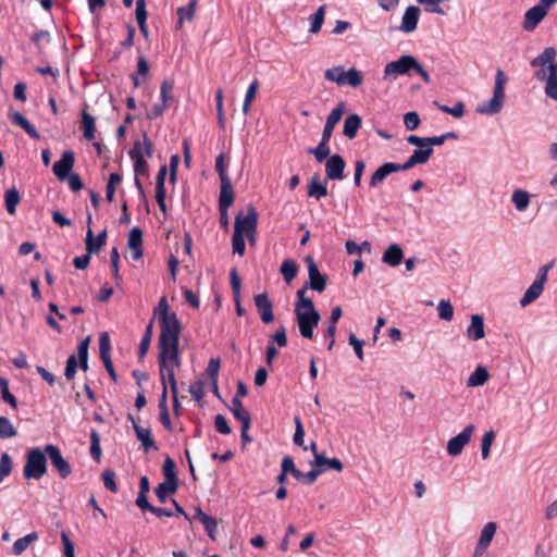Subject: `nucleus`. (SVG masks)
Wrapping results in <instances>:
<instances>
[{"label":"nucleus","mask_w":557,"mask_h":557,"mask_svg":"<svg viewBox=\"0 0 557 557\" xmlns=\"http://www.w3.org/2000/svg\"><path fill=\"white\" fill-rule=\"evenodd\" d=\"M556 55L557 50L554 47H547L530 62L531 66L536 69L535 78L546 83V96L554 100H557V62L554 63Z\"/></svg>","instance_id":"1"},{"label":"nucleus","mask_w":557,"mask_h":557,"mask_svg":"<svg viewBox=\"0 0 557 557\" xmlns=\"http://www.w3.org/2000/svg\"><path fill=\"white\" fill-rule=\"evenodd\" d=\"M433 152L434 150L431 147L419 148L416 149L412 152V154L407 159V161L403 164L394 162L383 163L371 175L369 186L371 188H374L393 173L410 170L417 164H425L430 160Z\"/></svg>","instance_id":"2"},{"label":"nucleus","mask_w":557,"mask_h":557,"mask_svg":"<svg viewBox=\"0 0 557 557\" xmlns=\"http://www.w3.org/2000/svg\"><path fill=\"white\" fill-rule=\"evenodd\" d=\"M160 323V336L158 342L159 354H169L176 357L180 354V335L182 332V323L175 312H172V318L163 319Z\"/></svg>","instance_id":"3"},{"label":"nucleus","mask_w":557,"mask_h":557,"mask_svg":"<svg viewBox=\"0 0 557 557\" xmlns=\"http://www.w3.org/2000/svg\"><path fill=\"white\" fill-rule=\"evenodd\" d=\"M507 77L504 72L498 69L495 75V85L493 90V97L485 103L476 107V112L480 114H497L502 111L505 102V85Z\"/></svg>","instance_id":"4"},{"label":"nucleus","mask_w":557,"mask_h":557,"mask_svg":"<svg viewBox=\"0 0 557 557\" xmlns=\"http://www.w3.org/2000/svg\"><path fill=\"white\" fill-rule=\"evenodd\" d=\"M47 472V454L40 448H32L26 454V460L23 468L25 479L40 480Z\"/></svg>","instance_id":"5"},{"label":"nucleus","mask_w":557,"mask_h":557,"mask_svg":"<svg viewBox=\"0 0 557 557\" xmlns=\"http://www.w3.org/2000/svg\"><path fill=\"white\" fill-rule=\"evenodd\" d=\"M158 364L162 385L165 384L168 386L169 384L171 392H175L177 389V383L174 369L181 366L180 354H176V357L169 354H159Z\"/></svg>","instance_id":"6"},{"label":"nucleus","mask_w":557,"mask_h":557,"mask_svg":"<svg viewBox=\"0 0 557 557\" xmlns=\"http://www.w3.org/2000/svg\"><path fill=\"white\" fill-rule=\"evenodd\" d=\"M417 59L410 54H404L398 60L392 61L385 65L384 79L393 77L394 79L398 75L409 74L416 65Z\"/></svg>","instance_id":"7"},{"label":"nucleus","mask_w":557,"mask_h":557,"mask_svg":"<svg viewBox=\"0 0 557 557\" xmlns=\"http://www.w3.org/2000/svg\"><path fill=\"white\" fill-rule=\"evenodd\" d=\"M258 211L256 208L251 205L247 207V215H243L242 212H239L235 216V223H234V232H238L244 235L246 233H257V225H258Z\"/></svg>","instance_id":"8"},{"label":"nucleus","mask_w":557,"mask_h":557,"mask_svg":"<svg viewBox=\"0 0 557 557\" xmlns=\"http://www.w3.org/2000/svg\"><path fill=\"white\" fill-rule=\"evenodd\" d=\"M47 457L50 459L52 467L58 471L62 479H66L72 473V467L62 456L60 448L52 444L45 446Z\"/></svg>","instance_id":"9"},{"label":"nucleus","mask_w":557,"mask_h":557,"mask_svg":"<svg viewBox=\"0 0 557 557\" xmlns=\"http://www.w3.org/2000/svg\"><path fill=\"white\" fill-rule=\"evenodd\" d=\"M296 321L298 324L299 333L304 338L312 339L313 330L318 326L321 315L319 312L302 313L298 310H294Z\"/></svg>","instance_id":"10"},{"label":"nucleus","mask_w":557,"mask_h":557,"mask_svg":"<svg viewBox=\"0 0 557 557\" xmlns=\"http://www.w3.org/2000/svg\"><path fill=\"white\" fill-rule=\"evenodd\" d=\"M304 261L307 264L309 275V282L306 285L318 293L324 292L327 282L326 275L320 273L312 256H306Z\"/></svg>","instance_id":"11"},{"label":"nucleus","mask_w":557,"mask_h":557,"mask_svg":"<svg viewBox=\"0 0 557 557\" xmlns=\"http://www.w3.org/2000/svg\"><path fill=\"white\" fill-rule=\"evenodd\" d=\"M110 351H111V342H110L109 333L102 332L99 335L100 358L103 362V366H104L107 372L109 373L110 377L112 379V381L117 382V375H116V372L114 370V367H113V363L111 360Z\"/></svg>","instance_id":"12"},{"label":"nucleus","mask_w":557,"mask_h":557,"mask_svg":"<svg viewBox=\"0 0 557 557\" xmlns=\"http://www.w3.org/2000/svg\"><path fill=\"white\" fill-rule=\"evenodd\" d=\"M474 430L473 424H468L458 435L451 437L447 443L448 455L454 457L460 455L463 447L470 442Z\"/></svg>","instance_id":"13"},{"label":"nucleus","mask_w":557,"mask_h":557,"mask_svg":"<svg viewBox=\"0 0 557 557\" xmlns=\"http://www.w3.org/2000/svg\"><path fill=\"white\" fill-rule=\"evenodd\" d=\"M75 163V154L72 150H65L61 159L54 162L52 166L53 174L57 176L59 181H65L70 174H72V170Z\"/></svg>","instance_id":"14"},{"label":"nucleus","mask_w":557,"mask_h":557,"mask_svg":"<svg viewBox=\"0 0 557 557\" xmlns=\"http://www.w3.org/2000/svg\"><path fill=\"white\" fill-rule=\"evenodd\" d=\"M346 162L341 154H332L325 162V180L342 181L344 180V171Z\"/></svg>","instance_id":"15"},{"label":"nucleus","mask_w":557,"mask_h":557,"mask_svg":"<svg viewBox=\"0 0 557 557\" xmlns=\"http://www.w3.org/2000/svg\"><path fill=\"white\" fill-rule=\"evenodd\" d=\"M255 306L264 324H270L274 321L273 302L269 299L267 293L255 295Z\"/></svg>","instance_id":"16"},{"label":"nucleus","mask_w":557,"mask_h":557,"mask_svg":"<svg viewBox=\"0 0 557 557\" xmlns=\"http://www.w3.org/2000/svg\"><path fill=\"white\" fill-rule=\"evenodd\" d=\"M548 10H546L544 7H542L540 3L529 9L524 14L523 20V28L527 32L534 30L537 25L544 20V17L547 15Z\"/></svg>","instance_id":"17"},{"label":"nucleus","mask_w":557,"mask_h":557,"mask_svg":"<svg viewBox=\"0 0 557 557\" xmlns=\"http://www.w3.org/2000/svg\"><path fill=\"white\" fill-rule=\"evenodd\" d=\"M127 419L132 421L133 429L135 431L136 437L141 442V445L146 451L150 449H158L154 440L151 436V430L149 428L140 426L134 419L132 414H128Z\"/></svg>","instance_id":"18"},{"label":"nucleus","mask_w":557,"mask_h":557,"mask_svg":"<svg viewBox=\"0 0 557 557\" xmlns=\"http://www.w3.org/2000/svg\"><path fill=\"white\" fill-rule=\"evenodd\" d=\"M345 102L341 101L336 104V107L331 111V113L326 117V122L321 137L327 138L329 140L331 139L334 127L341 121L343 114L345 113Z\"/></svg>","instance_id":"19"},{"label":"nucleus","mask_w":557,"mask_h":557,"mask_svg":"<svg viewBox=\"0 0 557 557\" xmlns=\"http://www.w3.org/2000/svg\"><path fill=\"white\" fill-rule=\"evenodd\" d=\"M420 17V9L414 5H409L403 15L399 29L404 33H412L417 29Z\"/></svg>","instance_id":"20"},{"label":"nucleus","mask_w":557,"mask_h":557,"mask_svg":"<svg viewBox=\"0 0 557 557\" xmlns=\"http://www.w3.org/2000/svg\"><path fill=\"white\" fill-rule=\"evenodd\" d=\"M8 115L12 123L23 128L30 138H40L36 127L21 112L10 109Z\"/></svg>","instance_id":"21"},{"label":"nucleus","mask_w":557,"mask_h":557,"mask_svg":"<svg viewBox=\"0 0 557 557\" xmlns=\"http://www.w3.org/2000/svg\"><path fill=\"white\" fill-rule=\"evenodd\" d=\"M107 236L108 232L107 230H103L95 238L91 227H88L85 238L86 251H88V253H98L106 245Z\"/></svg>","instance_id":"22"},{"label":"nucleus","mask_w":557,"mask_h":557,"mask_svg":"<svg viewBox=\"0 0 557 557\" xmlns=\"http://www.w3.org/2000/svg\"><path fill=\"white\" fill-rule=\"evenodd\" d=\"M467 336L471 341H479L485 336L484 332V319L480 314L471 315V323L467 329Z\"/></svg>","instance_id":"23"},{"label":"nucleus","mask_w":557,"mask_h":557,"mask_svg":"<svg viewBox=\"0 0 557 557\" xmlns=\"http://www.w3.org/2000/svg\"><path fill=\"white\" fill-rule=\"evenodd\" d=\"M220 183L219 208L230 209L235 198L232 181Z\"/></svg>","instance_id":"24"},{"label":"nucleus","mask_w":557,"mask_h":557,"mask_svg":"<svg viewBox=\"0 0 557 557\" xmlns=\"http://www.w3.org/2000/svg\"><path fill=\"white\" fill-rule=\"evenodd\" d=\"M404 252L398 244H391L383 253L382 261L391 267H397L401 263Z\"/></svg>","instance_id":"25"},{"label":"nucleus","mask_w":557,"mask_h":557,"mask_svg":"<svg viewBox=\"0 0 557 557\" xmlns=\"http://www.w3.org/2000/svg\"><path fill=\"white\" fill-rule=\"evenodd\" d=\"M544 286V284L534 280V282L529 286V288L525 290L522 298L520 299V306L527 307L533 301H535L542 295Z\"/></svg>","instance_id":"26"},{"label":"nucleus","mask_w":557,"mask_h":557,"mask_svg":"<svg viewBox=\"0 0 557 557\" xmlns=\"http://www.w3.org/2000/svg\"><path fill=\"white\" fill-rule=\"evenodd\" d=\"M311 465L315 467V469H323V467H327L329 469L337 472H341L344 468L343 462L338 458H326L320 454H315V458L311 461Z\"/></svg>","instance_id":"27"},{"label":"nucleus","mask_w":557,"mask_h":557,"mask_svg":"<svg viewBox=\"0 0 557 557\" xmlns=\"http://www.w3.org/2000/svg\"><path fill=\"white\" fill-rule=\"evenodd\" d=\"M361 117L354 113L346 117L344 122L343 134L348 139H354L357 136L358 129L361 127Z\"/></svg>","instance_id":"28"},{"label":"nucleus","mask_w":557,"mask_h":557,"mask_svg":"<svg viewBox=\"0 0 557 557\" xmlns=\"http://www.w3.org/2000/svg\"><path fill=\"white\" fill-rule=\"evenodd\" d=\"M37 540H38L37 532H32L23 537L17 539L12 546V553L16 556H20L27 549V547L32 543L36 542Z\"/></svg>","instance_id":"29"},{"label":"nucleus","mask_w":557,"mask_h":557,"mask_svg":"<svg viewBox=\"0 0 557 557\" xmlns=\"http://www.w3.org/2000/svg\"><path fill=\"white\" fill-rule=\"evenodd\" d=\"M490 377L486 368L479 366L469 376L467 385L470 387H476L484 385Z\"/></svg>","instance_id":"30"},{"label":"nucleus","mask_w":557,"mask_h":557,"mask_svg":"<svg viewBox=\"0 0 557 557\" xmlns=\"http://www.w3.org/2000/svg\"><path fill=\"white\" fill-rule=\"evenodd\" d=\"M330 140L327 138L321 137L319 145L315 148H309L308 152L315 157V160L321 163L325 159H329L331 149L329 146Z\"/></svg>","instance_id":"31"},{"label":"nucleus","mask_w":557,"mask_h":557,"mask_svg":"<svg viewBox=\"0 0 557 557\" xmlns=\"http://www.w3.org/2000/svg\"><path fill=\"white\" fill-rule=\"evenodd\" d=\"M327 195L326 185L319 182L318 175H313L308 184V196L318 200Z\"/></svg>","instance_id":"32"},{"label":"nucleus","mask_w":557,"mask_h":557,"mask_svg":"<svg viewBox=\"0 0 557 557\" xmlns=\"http://www.w3.org/2000/svg\"><path fill=\"white\" fill-rule=\"evenodd\" d=\"M82 127L84 132V137L87 140H92L96 134V125L95 117L90 115L87 111H82Z\"/></svg>","instance_id":"33"},{"label":"nucleus","mask_w":557,"mask_h":557,"mask_svg":"<svg viewBox=\"0 0 557 557\" xmlns=\"http://www.w3.org/2000/svg\"><path fill=\"white\" fill-rule=\"evenodd\" d=\"M177 487H178V483H168V482L160 483L154 488V493H156L158 500L162 504L165 503L170 495H173L176 493Z\"/></svg>","instance_id":"34"},{"label":"nucleus","mask_w":557,"mask_h":557,"mask_svg":"<svg viewBox=\"0 0 557 557\" xmlns=\"http://www.w3.org/2000/svg\"><path fill=\"white\" fill-rule=\"evenodd\" d=\"M298 269L299 268L296 261L292 259H286L283 261L280 271L287 284H289L297 276Z\"/></svg>","instance_id":"35"},{"label":"nucleus","mask_w":557,"mask_h":557,"mask_svg":"<svg viewBox=\"0 0 557 557\" xmlns=\"http://www.w3.org/2000/svg\"><path fill=\"white\" fill-rule=\"evenodd\" d=\"M497 525L495 522H487L483 530L481 531V535L478 544H480V548H487L495 535Z\"/></svg>","instance_id":"36"},{"label":"nucleus","mask_w":557,"mask_h":557,"mask_svg":"<svg viewBox=\"0 0 557 557\" xmlns=\"http://www.w3.org/2000/svg\"><path fill=\"white\" fill-rule=\"evenodd\" d=\"M162 472L164 475V482L168 483H178L177 473H176V465L171 457H166L162 465Z\"/></svg>","instance_id":"37"},{"label":"nucleus","mask_w":557,"mask_h":557,"mask_svg":"<svg viewBox=\"0 0 557 557\" xmlns=\"http://www.w3.org/2000/svg\"><path fill=\"white\" fill-rule=\"evenodd\" d=\"M197 1L190 0L189 3L186 7H181L177 9V28H181L183 26V23L185 20L191 21L195 15Z\"/></svg>","instance_id":"38"},{"label":"nucleus","mask_w":557,"mask_h":557,"mask_svg":"<svg viewBox=\"0 0 557 557\" xmlns=\"http://www.w3.org/2000/svg\"><path fill=\"white\" fill-rule=\"evenodd\" d=\"M21 200V196L18 190L15 187H12L8 189L4 194V201H5V208L7 211L10 214H15L16 212V206L18 205Z\"/></svg>","instance_id":"39"},{"label":"nucleus","mask_w":557,"mask_h":557,"mask_svg":"<svg viewBox=\"0 0 557 557\" xmlns=\"http://www.w3.org/2000/svg\"><path fill=\"white\" fill-rule=\"evenodd\" d=\"M511 200L518 211H524L530 205V195L527 190L516 189L512 193Z\"/></svg>","instance_id":"40"},{"label":"nucleus","mask_w":557,"mask_h":557,"mask_svg":"<svg viewBox=\"0 0 557 557\" xmlns=\"http://www.w3.org/2000/svg\"><path fill=\"white\" fill-rule=\"evenodd\" d=\"M231 411L233 416L240 422L251 421L250 413L244 409L243 403L239 398L233 397Z\"/></svg>","instance_id":"41"},{"label":"nucleus","mask_w":557,"mask_h":557,"mask_svg":"<svg viewBox=\"0 0 557 557\" xmlns=\"http://www.w3.org/2000/svg\"><path fill=\"white\" fill-rule=\"evenodd\" d=\"M345 73L344 66L337 65L332 69H327L324 72V78L329 82H334L339 86H345Z\"/></svg>","instance_id":"42"},{"label":"nucleus","mask_w":557,"mask_h":557,"mask_svg":"<svg viewBox=\"0 0 557 557\" xmlns=\"http://www.w3.org/2000/svg\"><path fill=\"white\" fill-rule=\"evenodd\" d=\"M324 471V469H311L310 471L308 472H301L299 469L297 470V472L295 473L294 478L304 483V484H307V485H311L313 484L318 476Z\"/></svg>","instance_id":"43"},{"label":"nucleus","mask_w":557,"mask_h":557,"mask_svg":"<svg viewBox=\"0 0 557 557\" xmlns=\"http://www.w3.org/2000/svg\"><path fill=\"white\" fill-rule=\"evenodd\" d=\"M433 104L444 113L450 114L454 117H462L465 114V104L462 101H457L454 107H448L446 104H441L437 101H434Z\"/></svg>","instance_id":"44"},{"label":"nucleus","mask_w":557,"mask_h":557,"mask_svg":"<svg viewBox=\"0 0 557 557\" xmlns=\"http://www.w3.org/2000/svg\"><path fill=\"white\" fill-rule=\"evenodd\" d=\"M325 17V5H321L318 10L310 16L311 25L310 33L317 34L321 30Z\"/></svg>","instance_id":"45"},{"label":"nucleus","mask_w":557,"mask_h":557,"mask_svg":"<svg viewBox=\"0 0 557 557\" xmlns=\"http://www.w3.org/2000/svg\"><path fill=\"white\" fill-rule=\"evenodd\" d=\"M449 0H417V2L424 7L428 13L445 15L446 11L441 8V3L448 2Z\"/></svg>","instance_id":"46"},{"label":"nucleus","mask_w":557,"mask_h":557,"mask_svg":"<svg viewBox=\"0 0 557 557\" xmlns=\"http://www.w3.org/2000/svg\"><path fill=\"white\" fill-rule=\"evenodd\" d=\"M90 456L97 462L101 459L100 435L94 429L90 431Z\"/></svg>","instance_id":"47"},{"label":"nucleus","mask_w":557,"mask_h":557,"mask_svg":"<svg viewBox=\"0 0 557 557\" xmlns=\"http://www.w3.org/2000/svg\"><path fill=\"white\" fill-rule=\"evenodd\" d=\"M0 391L3 401L8 403L11 407H17V400L15 396L9 391V381L0 376Z\"/></svg>","instance_id":"48"},{"label":"nucleus","mask_w":557,"mask_h":557,"mask_svg":"<svg viewBox=\"0 0 557 557\" xmlns=\"http://www.w3.org/2000/svg\"><path fill=\"white\" fill-rule=\"evenodd\" d=\"M16 434L17 431L9 418L0 416V438H11Z\"/></svg>","instance_id":"49"},{"label":"nucleus","mask_w":557,"mask_h":557,"mask_svg":"<svg viewBox=\"0 0 557 557\" xmlns=\"http://www.w3.org/2000/svg\"><path fill=\"white\" fill-rule=\"evenodd\" d=\"M363 75L360 71L355 67L349 69L345 73V85H349L352 88H356L362 84Z\"/></svg>","instance_id":"50"},{"label":"nucleus","mask_w":557,"mask_h":557,"mask_svg":"<svg viewBox=\"0 0 557 557\" xmlns=\"http://www.w3.org/2000/svg\"><path fill=\"white\" fill-rule=\"evenodd\" d=\"M495 437H496V433L493 430L485 432L482 437L481 456L484 460L490 457L491 446H492Z\"/></svg>","instance_id":"51"},{"label":"nucleus","mask_w":557,"mask_h":557,"mask_svg":"<svg viewBox=\"0 0 557 557\" xmlns=\"http://www.w3.org/2000/svg\"><path fill=\"white\" fill-rule=\"evenodd\" d=\"M258 88H259V81L258 79H255L252 83H250V85L248 86L247 88V91H246V95H245V100H244V103H243V112L245 114L248 113L249 111V108H250V103L251 101L255 99L256 97V94L258 91Z\"/></svg>","instance_id":"52"},{"label":"nucleus","mask_w":557,"mask_h":557,"mask_svg":"<svg viewBox=\"0 0 557 557\" xmlns=\"http://www.w3.org/2000/svg\"><path fill=\"white\" fill-rule=\"evenodd\" d=\"M127 246L129 249L143 247V231L138 226L129 231Z\"/></svg>","instance_id":"53"},{"label":"nucleus","mask_w":557,"mask_h":557,"mask_svg":"<svg viewBox=\"0 0 557 557\" xmlns=\"http://www.w3.org/2000/svg\"><path fill=\"white\" fill-rule=\"evenodd\" d=\"M172 90H173L172 82L165 79L161 83V86H160L161 102L164 103L166 107H169V104L173 101Z\"/></svg>","instance_id":"54"},{"label":"nucleus","mask_w":557,"mask_h":557,"mask_svg":"<svg viewBox=\"0 0 557 557\" xmlns=\"http://www.w3.org/2000/svg\"><path fill=\"white\" fill-rule=\"evenodd\" d=\"M153 314L159 315V321L172 318V312H170V306L165 296L160 298L158 306L153 310Z\"/></svg>","instance_id":"55"},{"label":"nucleus","mask_w":557,"mask_h":557,"mask_svg":"<svg viewBox=\"0 0 557 557\" xmlns=\"http://www.w3.org/2000/svg\"><path fill=\"white\" fill-rule=\"evenodd\" d=\"M438 317L442 320L450 321L454 318V308L448 300H441L437 306Z\"/></svg>","instance_id":"56"},{"label":"nucleus","mask_w":557,"mask_h":557,"mask_svg":"<svg viewBox=\"0 0 557 557\" xmlns=\"http://www.w3.org/2000/svg\"><path fill=\"white\" fill-rule=\"evenodd\" d=\"M270 344H276L278 347H285L287 345V335L285 326L281 325L276 329L274 334L270 336Z\"/></svg>","instance_id":"57"},{"label":"nucleus","mask_w":557,"mask_h":557,"mask_svg":"<svg viewBox=\"0 0 557 557\" xmlns=\"http://www.w3.org/2000/svg\"><path fill=\"white\" fill-rule=\"evenodd\" d=\"M294 422H295L296 428H295V434H294L293 441H294L295 445L301 446L304 448V450H307L308 447L304 446L305 430H304L300 418L295 417Z\"/></svg>","instance_id":"58"},{"label":"nucleus","mask_w":557,"mask_h":557,"mask_svg":"<svg viewBox=\"0 0 557 557\" xmlns=\"http://www.w3.org/2000/svg\"><path fill=\"white\" fill-rule=\"evenodd\" d=\"M12 471V458L8 453H3L0 458V483Z\"/></svg>","instance_id":"59"},{"label":"nucleus","mask_w":557,"mask_h":557,"mask_svg":"<svg viewBox=\"0 0 557 557\" xmlns=\"http://www.w3.org/2000/svg\"><path fill=\"white\" fill-rule=\"evenodd\" d=\"M232 248L233 253H237L239 256H243L245 253L246 245H245V237L239 233V231L236 233H233L232 237Z\"/></svg>","instance_id":"60"},{"label":"nucleus","mask_w":557,"mask_h":557,"mask_svg":"<svg viewBox=\"0 0 557 557\" xmlns=\"http://www.w3.org/2000/svg\"><path fill=\"white\" fill-rule=\"evenodd\" d=\"M102 481H103V485L107 490H109L112 493L117 492V486L115 483V472L113 470L106 469L102 472Z\"/></svg>","instance_id":"61"},{"label":"nucleus","mask_w":557,"mask_h":557,"mask_svg":"<svg viewBox=\"0 0 557 557\" xmlns=\"http://www.w3.org/2000/svg\"><path fill=\"white\" fill-rule=\"evenodd\" d=\"M420 116L416 111L407 112L404 115V124L408 131H414L420 125Z\"/></svg>","instance_id":"62"},{"label":"nucleus","mask_w":557,"mask_h":557,"mask_svg":"<svg viewBox=\"0 0 557 557\" xmlns=\"http://www.w3.org/2000/svg\"><path fill=\"white\" fill-rule=\"evenodd\" d=\"M77 367H78V362H77L76 356L71 355L66 360L65 370H64V376L66 377V380L71 381L74 379L76 371H77Z\"/></svg>","instance_id":"63"},{"label":"nucleus","mask_w":557,"mask_h":557,"mask_svg":"<svg viewBox=\"0 0 557 557\" xmlns=\"http://www.w3.org/2000/svg\"><path fill=\"white\" fill-rule=\"evenodd\" d=\"M61 541L63 544V555L65 557H75L74 543L70 540V537L65 531L61 532Z\"/></svg>","instance_id":"64"}]
</instances>
